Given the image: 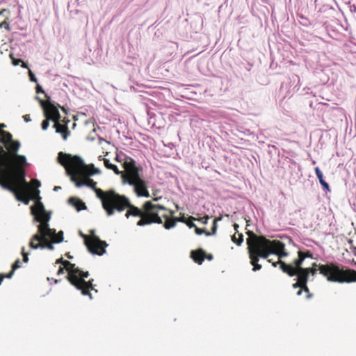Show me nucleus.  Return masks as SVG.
Listing matches in <instances>:
<instances>
[{
	"label": "nucleus",
	"instance_id": "f257e3e1",
	"mask_svg": "<svg viewBox=\"0 0 356 356\" xmlns=\"http://www.w3.org/2000/svg\"><path fill=\"white\" fill-rule=\"evenodd\" d=\"M20 146L10 132L0 129V186L13 193L17 200L27 204L30 186L26 180V159L17 154Z\"/></svg>",
	"mask_w": 356,
	"mask_h": 356
},
{
	"label": "nucleus",
	"instance_id": "f03ea898",
	"mask_svg": "<svg viewBox=\"0 0 356 356\" xmlns=\"http://www.w3.org/2000/svg\"><path fill=\"white\" fill-rule=\"evenodd\" d=\"M248 238L246 239L248 253L250 259V264L253 266V270L258 271L261 269V265L258 264L259 258L268 259L270 254L277 256L279 261L272 262L273 266L280 264V269L288 275L293 277L298 276V280L305 286L307 284L309 275L305 267L302 265L298 266L296 264H286L281 260L286 257L288 253L285 250V245L283 242L277 241V239H267L266 236L257 235L252 231L246 232Z\"/></svg>",
	"mask_w": 356,
	"mask_h": 356
},
{
	"label": "nucleus",
	"instance_id": "7ed1b4c3",
	"mask_svg": "<svg viewBox=\"0 0 356 356\" xmlns=\"http://www.w3.org/2000/svg\"><path fill=\"white\" fill-rule=\"evenodd\" d=\"M95 191L96 195L102 201L103 208L109 216L114 214L115 210L122 212L127 208L125 217L127 218L130 216L139 217L140 219L136 222L138 226H147L152 222H161L158 212L159 209H165L162 206L156 204L153 202H145L141 208H138L131 204L128 197L117 193L113 190L104 192L96 188Z\"/></svg>",
	"mask_w": 356,
	"mask_h": 356
},
{
	"label": "nucleus",
	"instance_id": "20e7f679",
	"mask_svg": "<svg viewBox=\"0 0 356 356\" xmlns=\"http://www.w3.org/2000/svg\"><path fill=\"white\" fill-rule=\"evenodd\" d=\"M39 193L40 191L37 190L31 197L32 200H35V204L31 207V212L34 216V220L40 224L38 225V232L31 238L29 246L32 249L47 248L53 250L54 244L61 243L63 240V232L60 231L56 233V229L49 227V221L51 219V213L46 211L40 201Z\"/></svg>",
	"mask_w": 356,
	"mask_h": 356
},
{
	"label": "nucleus",
	"instance_id": "39448f33",
	"mask_svg": "<svg viewBox=\"0 0 356 356\" xmlns=\"http://www.w3.org/2000/svg\"><path fill=\"white\" fill-rule=\"evenodd\" d=\"M56 264H60L64 266L65 270L68 273L66 277L71 285L81 291L82 295L88 296L92 299L90 291L95 290L97 291V290L93 284L94 279L85 280V278L89 276L88 271L84 272L80 270L79 267L75 266L74 264L64 260L62 257L56 260Z\"/></svg>",
	"mask_w": 356,
	"mask_h": 356
},
{
	"label": "nucleus",
	"instance_id": "423d86ee",
	"mask_svg": "<svg viewBox=\"0 0 356 356\" xmlns=\"http://www.w3.org/2000/svg\"><path fill=\"white\" fill-rule=\"evenodd\" d=\"M124 174H122V182L134 187L138 196L149 197L147 182L140 178V172L142 168L136 166V161L130 159L124 162Z\"/></svg>",
	"mask_w": 356,
	"mask_h": 356
},
{
	"label": "nucleus",
	"instance_id": "0eeeda50",
	"mask_svg": "<svg viewBox=\"0 0 356 356\" xmlns=\"http://www.w3.org/2000/svg\"><path fill=\"white\" fill-rule=\"evenodd\" d=\"M320 274L329 282L334 283H352L356 282V271L351 269H343L336 263L330 262L319 266Z\"/></svg>",
	"mask_w": 356,
	"mask_h": 356
},
{
	"label": "nucleus",
	"instance_id": "6e6552de",
	"mask_svg": "<svg viewBox=\"0 0 356 356\" xmlns=\"http://www.w3.org/2000/svg\"><path fill=\"white\" fill-rule=\"evenodd\" d=\"M58 161L60 164L73 172L81 175L92 176L100 173V171L94 164H85L83 159L77 156H71L70 154L60 152L58 154Z\"/></svg>",
	"mask_w": 356,
	"mask_h": 356
},
{
	"label": "nucleus",
	"instance_id": "1a4fd4ad",
	"mask_svg": "<svg viewBox=\"0 0 356 356\" xmlns=\"http://www.w3.org/2000/svg\"><path fill=\"white\" fill-rule=\"evenodd\" d=\"M160 206L163 207L164 209H159L158 211V216L160 218L161 222H158L159 224L163 223V226H164L165 229H170L175 227L177 225V222H186L187 219L184 216H181L179 218H172V216L175 214V211L172 210L167 209L162 204H159ZM152 222L151 224H152Z\"/></svg>",
	"mask_w": 356,
	"mask_h": 356
},
{
	"label": "nucleus",
	"instance_id": "9d476101",
	"mask_svg": "<svg viewBox=\"0 0 356 356\" xmlns=\"http://www.w3.org/2000/svg\"><path fill=\"white\" fill-rule=\"evenodd\" d=\"M84 243L91 254H97L102 256L105 252V248L108 245L105 241H101L97 236H89L82 234Z\"/></svg>",
	"mask_w": 356,
	"mask_h": 356
},
{
	"label": "nucleus",
	"instance_id": "9b49d317",
	"mask_svg": "<svg viewBox=\"0 0 356 356\" xmlns=\"http://www.w3.org/2000/svg\"><path fill=\"white\" fill-rule=\"evenodd\" d=\"M67 174L70 176V180L74 182L76 187L81 188L82 186H87L95 190L97 188V183L92 179H90L89 175H81L78 172H73L72 170L65 168Z\"/></svg>",
	"mask_w": 356,
	"mask_h": 356
},
{
	"label": "nucleus",
	"instance_id": "f8f14e48",
	"mask_svg": "<svg viewBox=\"0 0 356 356\" xmlns=\"http://www.w3.org/2000/svg\"><path fill=\"white\" fill-rule=\"evenodd\" d=\"M37 99L40 102V105L43 108L44 116L47 120H51L54 122L60 121V114L58 110V106L52 104L49 101H44L42 99H39L37 97Z\"/></svg>",
	"mask_w": 356,
	"mask_h": 356
},
{
	"label": "nucleus",
	"instance_id": "ddd939ff",
	"mask_svg": "<svg viewBox=\"0 0 356 356\" xmlns=\"http://www.w3.org/2000/svg\"><path fill=\"white\" fill-rule=\"evenodd\" d=\"M191 257L194 262L202 264L205 259V251L202 248L191 251Z\"/></svg>",
	"mask_w": 356,
	"mask_h": 356
},
{
	"label": "nucleus",
	"instance_id": "4468645a",
	"mask_svg": "<svg viewBox=\"0 0 356 356\" xmlns=\"http://www.w3.org/2000/svg\"><path fill=\"white\" fill-rule=\"evenodd\" d=\"M307 258L313 259V254L310 250H307V251L298 250V258L293 261V264H296L298 266H299L300 265L302 264L304 260Z\"/></svg>",
	"mask_w": 356,
	"mask_h": 356
},
{
	"label": "nucleus",
	"instance_id": "2eb2a0df",
	"mask_svg": "<svg viewBox=\"0 0 356 356\" xmlns=\"http://www.w3.org/2000/svg\"><path fill=\"white\" fill-rule=\"evenodd\" d=\"M54 127L56 129V132L62 134L64 140H66L68 136L70 134V131H69L67 124H62L59 122V121H57L54 123Z\"/></svg>",
	"mask_w": 356,
	"mask_h": 356
},
{
	"label": "nucleus",
	"instance_id": "dca6fc26",
	"mask_svg": "<svg viewBox=\"0 0 356 356\" xmlns=\"http://www.w3.org/2000/svg\"><path fill=\"white\" fill-rule=\"evenodd\" d=\"M98 159H99V161L103 160L104 165L107 168H109L111 170H113L115 174H116L118 175H121L122 179H123V174H124V172L120 171L117 165H115L114 164H112L111 163V161L108 159H102V156H99L98 157Z\"/></svg>",
	"mask_w": 356,
	"mask_h": 356
},
{
	"label": "nucleus",
	"instance_id": "f3484780",
	"mask_svg": "<svg viewBox=\"0 0 356 356\" xmlns=\"http://www.w3.org/2000/svg\"><path fill=\"white\" fill-rule=\"evenodd\" d=\"M21 266V261L19 259H17L14 261V263L12 265V270L8 274H1L0 273V285H1L4 278H11L15 271L18 269Z\"/></svg>",
	"mask_w": 356,
	"mask_h": 356
},
{
	"label": "nucleus",
	"instance_id": "a211bd4d",
	"mask_svg": "<svg viewBox=\"0 0 356 356\" xmlns=\"http://www.w3.org/2000/svg\"><path fill=\"white\" fill-rule=\"evenodd\" d=\"M70 203L73 205L78 211L85 209L86 208L83 202L78 197H70L69 200Z\"/></svg>",
	"mask_w": 356,
	"mask_h": 356
},
{
	"label": "nucleus",
	"instance_id": "6ab92c4d",
	"mask_svg": "<svg viewBox=\"0 0 356 356\" xmlns=\"http://www.w3.org/2000/svg\"><path fill=\"white\" fill-rule=\"evenodd\" d=\"M231 240L238 245H241L244 241L243 234L241 233H235L232 236Z\"/></svg>",
	"mask_w": 356,
	"mask_h": 356
},
{
	"label": "nucleus",
	"instance_id": "aec40b11",
	"mask_svg": "<svg viewBox=\"0 0 356 356\" xmlns=\"http://www.w3.org/2000/svg\"><path fill=\"white\" fill-rule=\"evenodd\" d=\"M302 291H305L307 293V299L311 298L312 294H311L309 289L308 288L307 284H305V286H302L301 289L298 290V296L300 295Z\"/></svg>",
	"mask_w": 356,
	"mask_h": 356
},
{
	"label": "nucleus",
	"instance_id": "412c9836",
	"mask_svg": "<svg viewBox=\"0 0 356 356\" xmlns=\"http://www.w3.org/2000/svg\"><path fill=\"white\" fill-rule=\"evenodd\" d=\"M314 171H315V173H316V177H318L320 183L324 181L325 180L323 179V172L321 171L319 167H315L314 168Z\"/></svg>",
	"mask_w": 356,
	"mask_h": 356
},
{
	"label": "nucleus",
	"instance_id": "4be33fe9",
	"mask_svg": "<svg viewBox=\"0 0 356 356\" xmlns=\"http://www.w3.org/2000/svg\"><path fill=\"white\" fill-rule=\"evenodd\" d=\"M8 18H6L4 21L0 23V28H5L7 31H10V27L8 22Z\"/></svg>",
	"mask_w": 356,
	"mask_h": 356
},
{
	"label": "nucleus",
	"instance_id": "5701e85b",
	"mask_svg": "<svg viewBox=\"0 0 356 356\" xmlns=\"http://www.w3.org/2000/svg\"><path fill=\"white\" fill-rule=\"evenodd\" d=\"M305 270H307V273L309 276L310 274L312 275H315L317 273V269L314 268V267H307V268H305Z\"/></svg>",
	"mask_w": 356,
	"mask_h": 356
},
{
	"label": "nucleus",
	"instance_id": "b1692460",
	"mask_svg": "<svg viewBox=\"0 0 356 356\" xmlns=\"http://www.w3.org/2000/svg\"><path fill=\"white\" fill-rule=\"evenodd\" d=\"M195 220V218L193 217H191L189 218V220H187L186 223V225L188 226L189 228H193V227H195V225L194 224V222H193V220Z\"/></svg>",
	"mask_w": 356,
	"mask_h": 356
},
{
	"label": "nucleus",
	"instance_id": "393cba45",
	"mask_svg": "<svg viewBox=\"0 0 356 356\" xmlns=\"http://www.w3.org/2000/svg\"><path fill=\"white\" fill-rule=\"evenodd\" d=\"M22 254L23 256V261L24 262H28L29 260V253H26L24 247H23L22 248Z\"/></svg>",
	"mask_w": 356,
	"mask_h": 356
},
{
	"label": "nucleus",
	"instance_id": "a878e982",
	"mask_svg": "<svg viewBox=\"0 0 356 356\" xmlns=\"http://www.w3.org/2000/svg\"><path fill=\"white\" fill-rule=\"evenodd\" d=\"M10 57L12 60V63L14 65H19V63H21L22 62V60L20 59H17V58H15L14 56H13V54H10Z\"/></svg>",
	"mask_w": 356,
	"mask_h": 356
},
{
	"label": "nucleus",
	"instance_id": "bb28decb",
	"mask_svg": "<svg viewBox=\"0 0 356 356\" xmlns=\"http://www.w3.org/2000/svg\"><path fill=\"white\" fill-rule=\"evenodd\" d=\"M195 233L197 234H202L203 233H205L206 235L209 236L211 234V233L209 232H206L204 229H200V228H198L197 227H195Z\"/></svg>",
	"mask_w": 356,
	"mask_h": 356
},
{
	"label": "nucleus",
	"instance_id": "cd10ccee",
	"mask_svg": "<svg viewBox=\"0 0 356 356\" xmlns=\"http://www.w3.org/2000/svg\"><path fill=\"white\" fill-rule=\"evenodd\" d=\"M49 120H47V118H45V120H44L42 121V129L43 130H46L47 129V127H49Z\"/></svg>",
	"mask_w": 356,
	"mask_h": 356
},
{
	"label": "nucleus",
	"instance_id": "c85d7f7f",
	"mask_svg": "<svg viewBox=\"0 0 356 356\" xmlns=\"http://www.w3.org/2000/svg\"><path fill=\"white\" fill-rule=\"evenodd\" d=\"M29 79H31V81L37 82V79L35 76V75L33 74L31 70H29Z\"/></svg>",
	"mask_w": 356,
	"mask_h": 356
},
{
	"label": "nucleus",
	"instance_id": "c756f323",
	"mask_svg": "<svg viewBox=\"0 0 356 356\" xmlns=\"http://www.w3.org/2000/svg\"><path fill=\"white\" fill-rule=\"evenodd\" d=\"M321 186L323 187V188L324 190H325L326 191H330V186H329V185H328L327 182H326L325 181H324L321 182Z\"/></svg>",
	"mask_w": 356,
	"mask_h": 356
},
{
	"label": "nucleus",
	"instance_id": "7c9ffc66",
	"mask_svg": "<svg viewBox=\"0 0 356 356\" xmlns=\"http://www.w3.org/2000/svg\"><path fill=\"white\" fill-rule=\"evenodd\" d=\"M218 220H220V218L215 219L214 221H213V227L211 229V231H212L211 234H214L216 232V221Z\"/></svg>",
	"mask_w": 356,
	"mask_h": 356
},
{
	"label": "nucleus",
	"instance_id": "2f4dec72",
	"mask_svg": "<svg viewBox=\"0 0 356 356\" xmlns=\"http://www.w3.org/2000/svg\"><path fill=\"white\" fill-rule=\"evenodd\" d=\"M208 219H209V216H204L202 218H199L197 220L199 221L202 222L203 224H205V223L207 222Z\"/></svg>",
	"mask_w": 356,
	"mask_h": 356
},
{
	"label": "nucleus",
	"instance_id": "473e14b6",
	"mask_svg": "<svg viewBox=\"0 0 356 356\" xmlns=\"http://www.w3.org/2000/svg\"><path fill=\"white\" fill-rule=\"evenodd\" d=\"M302 286L303 285L301 284V282L300 281H298V280L296 282V283L293 284V287L295 288V289L300 288V289H301Z\"/></svg>",
	"mask_w": 356,
	"mask_h": 356
},
{
	"label": "nucleus",
	"instance_id": "72a5a7b5",
	"mask_svg": "<svg viewBox=\"0 0 356 356\" xmlns=\"http://www.w3.org/2000/svg\"><path fill=\"white\" fill-rule=\"evenodd\" d=\"M65 270V268L64 266H60L57 271V275H60L61 274H63Z\"/></svg>",
	"mask_w": 356,
	"mask_h": 356
},
{
	"label": "nucleus",
	"instance_id": "f704fd0d",
	"mask_svg": "<svg viewBox=\"0 0 356 356\" xmlns=\"http://www.w3.org/2000/svg\"><path fill=\"white\" fill-rule=\"evenodd\" d=\"M205 259L209 261H211L213 259V256L211 254V253H209L208 254L207 253H205Z\"/></svg>",
	"mask_w": 356,
	"mask_h": 356
},
{
	"label": "nucleus",
	"instance_id": "c9c22d12",
	"mask_svg": "<svg viewBox=\"0 0 356 356\" xmlns=\"http://www.w3.org/2000/svg\"><path fill=\"white\" fill-rule=\"evenodd\" d=\"M36 92L37 93H39V92H42L44 93V90L42 89V88L41 86H40V85H37V87H36Z\"/></svg>",
	"mask_w": 356,
	"mask_h": 356
},
{
	"label": "nucleus",
	"instance_id": "e433bc0d",
	"mask_svg": "<svg viewBox=\"0 0 356 356\" xmlns=\"http://www.w3.org/2000/svg\"><path fill=\"white\" fill-rule=\"evenodd\" d=\"M23 118L25 122H29L31 121V118H30L29 115H25L23 116Z\"/></svg>",
	"mask_w": 356,
	"mask_h": 356
},
{
	"label": "nucleus",
	"instance_id": "4c0bfd02",
	"mask_svg": "<svg viewBox=\"0 0 356 356\" xmlns=\"http://www.w3.org/2000/svg\"><path fill=\"white\" fill-rule=\"evenodd\" d=\"M327 264H325L324 265H326ZM322 264H317L316 263L314 262L312 263V266L311 267H314V268H316L318 267V269L317 270H318L320 272V270H319V266H321Z\"/></svg>",
	"mask_w": 356,
	"mask_h": 356
},
{
	"label": "nucleus",
	"instance_id": "58836bf2",
	"mask_svg": "<svg viewBox=\"0 0 356 356\" xmlns=\"http://www.w3.org/2000/svg\"><path fill=\"white\" fill-rule=\"evenodd\" d=\"M33 182L34 183V184L35 185L36 187L40 186V181L39 180L34 179V180H33Z\"/></svg>",
	"mask_w": 356,
	"mask_h": 356
},
{
	"label": "nucleus",
	"instance_id": "ea45409f",
	"mask_svg": "<svg viewBox=\"0 0 356 356\" xmlns=\"http://www.w3.org/2000/svg\"><path fill=\"white\" fill-rule=\"evenodd\" d=\"M159 199V200H161V197H159H159H154L152 200H150V202H153L154 204H159L157 203V202H158Z\"/></svg>",
	"mask_w": 356,
	"mask_h": 356
},
{
	"label": "nucleus",
	"instance_id": "a19ab883",
	"mask_svg": "<svg viewBox=\"0 0 356 356\" xmlns=\"http://www.w3.org/2000/svg\"><path fill=\"white\" fill-rule=\"evenodd\" d=\"M238 227H239V225L238 224H236V223L234 224V228L236 232V233H238Z\"/></svg>",
	"mask_w": 356,
	"mask_h": 356
},
{
	"label": "nucleus",
	"instance_id": "79ce46f5",
	"mask_svg": "<svg viewBox=\"0 0 356 356\" xmlns=\"http://www.w3.org/2000/svg\"><path fill=\"white\" fill-rule=\"evenodd\" d=\"M21 66L24 68H28V65L26 63H24L22 60L21 62Z\"/></svg>",
	"mask_w": 356,
	"mask_h": 356
},
{
	"label": "nucleus",
	"instance_id": "37998d69",
	"mask_svg": "<svg viewBox=\"0 0 356 356\" xmlns=\"http://www.w3.org/2000/svg\"><path fill=\"white\" fill-rule=\"evenodd\" d=\"M4 13H10V11L7 9H3L1 11H0V15H3Z\"/></svg>",
	"mask_w": 356,
	"mask_h": 356
},
{
	"label": "nucleus",
	"instance_id": "c03bdc74",
	"mask_svg": "<svg viewBox=\"0 0 356 356\" xmlns=\"http://www.w3.org/2000/svg\"><path fill=\"white\" fill-rule=\"evenodd\" d=\"M57 106H58V107H60L63 111H64V112H66V111H67L65 107H63V106H59V105H57Z\"/></svg>",
	"mask_w": 356,
	"mask_h": 356
},
{
	"label": "nucleus",
	"instance_id": "a18cd8bd",
	"mask_svg": "<svg viewBox=\"0 0 356 356\" xmlns=\"http://www.w3.org/2000/svg\"><path fill=\"white\" fill-rule=\"evenodd\" d=\"M65 255H66V257H67V258H69V259H72V257H71V255H70V253H66V254H65Z\"/></svg>",
	"mask_w": 356,
	"mask_h": 356
},
{
	"label": "nucleus",
	"instance_id": "49530a36",
	"mask_svg": "<svg viewBox=\"0 0 356 356\" xmlns=\"http://www.w3.org/2000/svg\"><path fill=\"white\" fill-rule=\"evenodd\" d=\"M59 188H60V187H58V186H56V187H55V188H54V190H55V191H58Z\"/></svg>",
	"mask_w": 356,
	"mask_h": 356
},
{
	"label": "nucleus",
	"instance_id": "de8ad7c7",
	"mask_svg": "<svg viewBox=\"0 0 356 356\" xmlns=\"http://www.w3.org/2000/svg\"><path fill=\"white\" fill-rule=\"evenodd\" d=\"M1 127H5V124H1Z\"/></svg>",
	"mask_w": 356,
	"mask_h": 356
}]
</instances>
